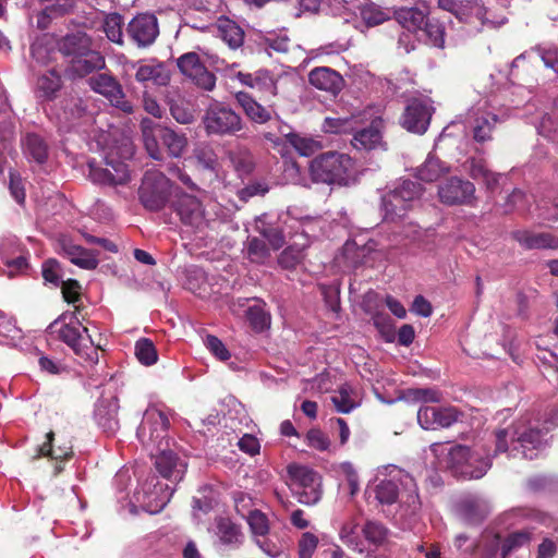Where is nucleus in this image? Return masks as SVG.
Segmentation results:
<instances>
[{"mask_svg": "<svg viewBox=\"0 0 558 558\" xmlns=\"http://www.w3.org/2000/svg\"><path fill=\"white\" fill-rule=\"evenodd\" d=\"M557 426L558 407H553L544 415L543 427H539V423L526 425L524 422H520L511 429H499L496 433L495 451H508V439L510 438L512 454L521 453L523 458L532 460L537 456V451L546 446V434Z\"/></svg>", "mask_w": 558, "mask_h": 558, "instance_id": "obj_1", "label": "nucleus"}, {"mask_svg": "<svg viewBox=\"0 0 558 558\" xmlns=\"http://www.w3.org/2000/svg\"><path fill=\"white\" fill-rule=\"evenodd\" d=\"M375 498L381 505L399 502L401 517H415L422 507L414 477L397 466H392L389 478L379 481L375 487Z\"/></svg>", "mask_w": 558, "mask_h": 558, "instance_id": "obj_2", "label": "nucleus"}, {"mask_svg": "<svg viewBox=\"0 0 558 558\" xmlns=\"http://www.w3.org/2000/svg\"><path fill=\"white\" fill-rule=\"evenodd\" d=\"M48 330L69 345L85 366L98 363V348L95 347L87 327L80 322L76 311L61 314L48 326Z\"/></svg>", "mask_w": 558, "mask_h": 558, "instance_id": "obj_3", "label": "nucleus"}, {"mask_svg": "<svg viewBox=\"0 0 558 558\" xmlns=\"http://www.w3.org/2000/svg\"><path fill=\"white\" fill-rule=\"evenodd\" d=\"M433 451L438 454H445L440 461L451 473L464 480L481 478L492 466L489 457H483L480 452L471 451L469 447L462 445H452L442 447L433 445Z\"/></svg>", "mask_w": 558, "mask_h": 558, "instance_id": "obj_4", "label": "nucleus"}, {"mask_svg": "<svg viewBox=\"0 0 558 558\" xmlns=\"http://www.w3.org/2000/svg\"><path fill=\"white\" fill-rule=\"evenodd\" d=\"M310 173L316 183L348 185L354 174V161L343 153H323L311 161Z\"/></svg>", "mask_w": 558, "mask_h": 558, "instance_id": "obj_5", "label": "nucleus"}, {"mask_svg": "<svg viewBox=\"0 0 558 558\" xmlns=\"http://www.w3.org/2000/svg\"><path fill=\"white\" fill-rule=\"evenodd\" d=\"M143 141L148 155L156 159H162V151L159 141L167 148L171 157H181L187 146L185 134L178 133L174 130L157 124L150 119H143L141 122Z\"/></svg>", "mask_w": 558, "mask_h": 558, "instance_id": "obj_6", "label": "nucleus"}, {"mask_svg": "<svg viewBox=\"0 0 558 558\" xmlns=\"http://www.w3.org/2000/svg\"><path fill=\"white\" fill-rule=\"evenodd\" d=\"M423 193L422 185L411 180H403L389 189L381 196V210L385 221L403 218Z\"/></svg>", "mask_w": 558, "mask_h": 558, "instance_id": "obj_7", "label": "nucleus"}, {"mask_svg": "<svg viewBox=\"0 0 558 558\" xmlns=\"http://www.w3.org/2000/svg\"><path fill=\"white\" fill-rule=\"evenodd\" d=\"M438 7L464 23L470 35L481 33L484 27L497 26L487 16L488 11L481 0H438Z\"/></svg>", "mask_w": 558, "mask_h": 558, "instance_id": "obj_8", "label": "nucleus"}, {"mask_svg": "<svg viewBox=\"0 0 558 558\" xmlns=\"http://www.w3.org/2000/svg\"><path fill=\"white\" fill-rule=\"evenodd\" d=\"M203 123L208 135H236L245 128L241 116L220 102L210 105L204 114Z\"/></svg>", "mask_w": 558, "mask_h": 558, "instance_id": "obj_9", "label": "nucleus"}, {"mask_svg": "<svg viewBox=\"0 0 558 558\" xmlns=\"http://www.w3.org/2000/svg\"><path fill=\"white\" fill-rule=\"evenodd\" d=\"M293 485L298 487V500L307 506L316 505L323 495L322 476L314 469L298 463L287 466Z\"/></svg>", "mask_w": 558, "mask_h": 558, "instance_id": "obj_10", "label": "nucleus"}, {"mask_svg": "<svg viewBox=\"0 0 558 558\" xmlns=\"http://www.w3.org/2000/svg\"><path fill=\"white\" fill-rule=\"evenodd\" d=\"M170 195V181L161 172L147 171L138 190L142 205L150 210L162 209Z\"/></svg>", "mask_w": 558, "mask_h": 558, "instance_id": "obj_11", "label": "nucleus"}, {"mask_svg": "<svg viewBox=\"0 0 558 558\" xmlns=\"http://www.w3.org/2000/svg\"><path fill=\"white\" fill-rule=\"evenodd\" d=\"M168 427L169 418L167 413L156 407H150L145 411L136 435L144 446L156 445L160 448L167 437Z\"/></svg>", "mask_w": 558, "mask_h": 558, "instance_id": "obj_12", "label": "nucleus"}, {"mask_svg": "<svg viewBox=\"0 0 558 558\" xmlns=\"http://www.w3.org/2000/svg\"><path fill=\"white\" fill-rule=\"evenodd\" d=\"M129 39L140 49H145L155 44L159 36V23L151 13L135 15L125 27Z\"/></svg>", "mask_w": 558, "mask_h": 558, "instance_id": "obj_13", "label": "nucleus"}, {"mask_svg": "<svg viewBox=\"0 0 558 558\" xmlns=\"http://www.w3.org/2000/svg\"><path fill=\"white\" fill-rule=\"evenodd\" d=\"M88 85L92 90L102 95L116 108L125 113L133 112L132 104L125 98L122 85L114 76L108 73H98L88 78Z\"/></svg>", "mask_w": 558, "mask_h": 558, "instance_id": "obj_14", "label": "nucleus"}, {"mask_svg": "<svg viewBox=\"0 0 558 558\" xmlns=\"http://www.w3.org/2000/svg\"><path fill=\"white\" fill-rule=\"evenodd\" d=\"M181 73L190 77L198 87L213 90L216 86V76L209 72L196 52H186L177 59Z\"/></svg>", "mask_w": 558, "mask_h": 558, "instance_id": "obj_15", "label": "nucleus"}, {"mask_svg": "<svg viewBox=\"0 0 558 558\" xmlns=\"http://www.w3.org/2000/svg\"><path fill=\"white\" fill-rule=\"evenodd\" d=\"M475 186L472 182L453 177L438 186L439 201L448 206L469 205L474 199Z\"/></svg>", "mask_w": 558, "mask_h": 558, "instance_id": "obj_16", "label": "nucleus"}, {"mask_svg": "<svg viewBox=\"0 0 558 558\" xmlns=\"http://www.w3.org/2000/svg\"><path fill=\"white\" fill-rule=\"evenodd\" d=\"M458 418L459 412L452 407L424 405L417 411V422L424 429L446 428L456 423Z\"/></svg>", "mask_w": 558, "mask_h": 558, "instance_id": "obj_17", "label": "nucleus"}, {"mask_svg": "<svg viewBox=\"0 0 558 558\" xmlns=\"http://www.w3.org/2000/svg\"><path fill=\"white\" fill-rule=\"evenodd\" d=\"M433 108L420 99L411 100L401 117V125L409 132L423 134L432 118Z\"/></svg>", "mask_w": 558, "mask_h": 558, "instance_id": "obj_18", "label": "nucleus"}, {"mask_svg": "<svg viewBox=\"0 0 558 558\" xmlns=\"http://www.w3.org/2000/svg\"><path fill=\"white\" fill-rule=\"evenodd\" d=\"M88 177L94 183L102 185H124L130 181L128 166L120 161H108L106 168L90 162Z\"/></svg>", "mask_w": 558, "mask_h": 558, "instance_id": "obj_19", "label": "nucleus"}, {"mask_svg": "<svg viewBox=\"0 0 558 558\" xmlns=\"http://www.w3.org/2000/svg\"><path fill=\"white\" fill-rule=\"evenodd\" d=\"M173 209L180 217V220L193 228H199L205 220V214L202 203L190 194L178 195L173 203Z\"/></svg>", "mask_w": 558, "mask_h": 558, "instance_id": "obj_20", "label": "nucleus"}, {"mask_svg": "<svg viewBox=\"0 0 558 558\" xmlns=\"http://www.w3.org/2000/svg\"><path fill=\"white\" fill-rule=\"evenodd\" d=\"M58 252L62 253L69 260L80 268L92 270L97 268L98 258L92 252L81 245H76L65 235L58 239Z\"/></svg>", "mask_w": 558, "mask_h": 558, "instance_id": "obj_21", "label": "nucleus"}, {"mask_svg": "<svg viewBox=\"0 0 558 558\" xmlns=\"http://www.w3.org/2000/svg\"><path fill=\"white\" fill-rule=\"evenodd\" d=\"M238 104L243 109L246 117L254 123L265 124L274 120V116L280 128H287L278 120V116L274 111L271 106L264 107L257 102L250 94L245 92H239L235 94Z\"/></svg>", "mask_w": 558, "mask_h": 558, "instance_id": "obj_22", "label": "nucleus"}, {"mask_svg": "<svg viewBox=\"0 0 558 558\" xmlns=\"http://www.w3.org/2000/svg\"><path fill=\"white\" fill-rule=\"evenodd\" d=\"M160 449L155 456V466L160 475L171 482L182 480L186 470V463L181 460L173 451Z\"/></svg>", "mask_w": 558, "mask_h": 558, "instance_id": "obj_23", "label": "nucleus"}, {"mask_svg": "<svg viewBox=\"0 0 558 558\" xmlns=\"http://www.w3.org/2000/svg\"><path fill=\"white\" fill-rule=\"evenodd\" d=\"M236 77L243 85L263 94H269L272 97L278 94V77L268 70H258L254 73L238 72Z\"/></svg>", "mask_w": 558, "mask_h": 558, "instance_id": "obj_24", "label": "nucleus"}, {"mask_svg": "<svg viewBox=\"0 0 558 558\" xmlns=\"http://www.w3.org/2000/svg\"><path fill=\"white\" fill-rule=\"evenodd\" d=\"M308 82L317 89L337 95L343 87L342 76L335 70L320 66L315 68L308 73Z\"/></svg>", "mask_w": 558, "mask_h": 558, "instance_id": "obj_25", "label": "nucleus"}, {"mask_svg": "<svg viewBox=\"0 0 558 558\" xmlns=\"http://www.w3.org/2000/svg\"><path fill=\"white\" fill-rule=\"evenodd\" d=\"M105 66V57L100 52L92 49V47L70 61V71L78 77H84L95 71H100Z\"/></svg>", "mask_w": 558, "mask_h": 558, "instance_id": "obj_26", "label": "nucleus"}, {"mask_svg": "<svg viewBox=\"0 0 558 558\" xmlns=\"http://www.w3.org/2000/svg\"><path fill=\"white\" fill-rule=\"evenodd\" d=\"M119 401L117 398H106L98 401L95 417L104 432L113 434L119 428Z\"/></svg>", "mask_w": 558, "mask_h": 558, "instance_id": "obj_27", "label": "nucleus"}, {"mask_svg": "<svg viewBox=\"0 0 558 558\" xmlns=\"http://www.w3.org/2000/svg\"><path fill=\"white\" fill-rule=\"evenodd\" d=\"M506 116H498L490 111H478L472 122V135L475 142L485 143L493 140L495 125L506 120Z\"/></svg>", "mask_w": 558, "mask_h": 558, "instance_id": "obj_28", "label": "nucleus"}, {"mask_svg": "<svg viewBox=\"0 0 558 558\" xmlns=\"http://www.w3.org/2000/svg\"><path fill=\"white\" fill-rule=\"evenodd\" d=\"M170 78L171 74L168 68L162 62L156 60H151L146 64H140L135 73V80L142 84L153 82L155 85L166 86L169 84Z\"/></svg>", "mask_w": 558, "mask_h": 558, "instance_id": "obj_29", "label": "nucleus"}, {"mask_svg": "<svg viewBox=\"0 0 558 558\" xmlns=\"http://www.w3.org/2000/svg\"><path fill=\"white\" fill-rule=\"evenodd\" d=\"M513 238L526 250L558 248V238L548 232L517 231Z\"/></svg>", "mask_w": 558, "mask_h": 558, "instance_id": "obj_30", "label": "nucleus"}, {"mask_svg": "<svg viewBox=\"0 0 558 558\" xmlns=\"http://www.w3.org/2000/svg\"><path fill=\"white\" fill-rule=\"evenodd\" d=\"M531 539V534L526 531L514 532L508 535L502 543H500L499 535H495L490 544L489 558L493 557L499 546L501 558H507L512 551L527 544Z\"/></svg>", "mask_w": 558, "mask_h": 558, "instance_id": "obj_31", "label": "nucleus"}, {"mask_svg": "<svg viewBox=\"0 0 558 558\" xmlns=\"http://www.w3.org/2000/svg\"><path fill=\"white\" fill-rule=\"evenodd\" d=\"M465 168L472 179L482 181L489 191H494L502 178L500 173L490 171L484 159L471 158L465 162Z\"/></svg>", "mask_w": 558, "mask_h": 558, "instance_id": "obj_32", "label": "nucleus"}, {"mask_svg": "<svg viewBox=\"0 0 558 558\" xmlns=\"http://www.w3.org/2000/svg\"><path fill=\"white\" fill-rule=\"evenodd\" d=\"M460 511L469 523L482 522L490 512L489 504L478 497H470L460 504Z\"/></svg>", "mask_w": 558, "mask_h": 558, "instance_id": "obj_33", "label": "nucleus"}, {"mask_svg": "<svg viewBox=\"0 0 558 558\" xmlns=\"http://www.w3.org/2000/svg\"><path fill=\"white\" fill-rule=\"evenodd\" d=\"M58 47L62 54L73 59L92 47V38L80 32L69 34L59 40Z\"/></svg>", "mask_w": 558, "mask_h": 558, "instance_id": "obj_34", "label": "nucleus"}, {"mask_svg": "<svg viewBox=\"0 0 558 558\" xmlns=\"http://www.w3.org/2000/svg\"><path fill=\"white\" fill-rule=\"evenodd\" d=\"M397 22L411 34L422 31L425 13L417 8H400L395 12Z\"/></svg>", "mask_w": 558, "mask_h": 558, "instance_id": "obj_35", "label": "nucleus"}, {"mask_svg": "<svg viewBox=\"0 0 558 558\" xmlns=\"http://www.w3.org/2000/svg\"><path fill=\"white\" fill-rule=\"evenodd\" d=\"M338 536L342 544L350 549L359 553L364 551L363 541L359 532V522L355 518H350L341 523Z\"/></svg>", "mask_w": 558, "mask_h": 558, "instance_id": "obj_36", "label": "nucleus"}, {"mask_svg": "<svg viewBox=\"0 0 558 558\" xmlns=\"http://www.w3.org/2000/svg\"><path fill=\"white\" fill-rule=\"evenodd\" d=\"M352 145L356 149H375L381 145V133L379 129L372 123L368 128L359 130L354 133Z\"/></svg>", "mask_w": 558, "mask_h": 558, "instance_id": "obj_37", "label": "nucleus"}, {"mask_svg": "<svg viewBox=\"0 0 558 558\" xmlns=\"http://www.w3.org/2000/svg\"><path fill=\"white\" fill-rule=\"evenodd\" d=\"M218 32L219 36L231 49H236L243 45L244 32L235 22L229 19L220 20Z\"/></svg>", "mask_w": 558, "mask_h": 558, "instance_id": "obj_38", "label": "nucleus"}, {"mask_svg": "<svg viewBox=\"0 0 558 558\" xmlns=\"http://www.w3.org/2000/svg\"><path fill=\"white\" fill-rule=\"evenodd\" d=\"M102 31L106 34V37L111 43L123 46L124 45V20L123 16L119 13H110L107 14L102 22Z\"/></svg>", "mask_w": 558, "mask_h": 558, "instance_id": "obj_39", "label": "nucleus"}, {"mask_svg": "<svg viewBox=\"0 0 558 558\" xmlns=\"http://www.w3.org/2000/svg\"><path fill=\"white\" fill-rule=\"evenodd\" d=\"M255 304L250 305L246 310V317L251 327L257 331H264L270 326V314L265 310V303L254 299Z\"/></svg>", "mask_w": 558, "mask_h": 558, "instance_id": "obj_40", "label": "nucleus"}, {"mask_svg": "<svg viewBox=\"0 0 558 558\" xmlns=\"http://www.w3.org/2000/svg\"><path fill=\"white\" fill-rule=\"evenodd\" d=\"M449 169L435 156H428L425 162L417 168L416 175L420 180L434 182L447 173Z\"/></svg>", "mask_w": 558, "mask_h": 558, "instance_id": "obj_41", "label": "nucleus"}, {"mask_svg": "<svg viewBox=\"0 0 558 558\" xmlns=\"http://www.w3.org/2000/svg\"><path fill=\"white\" fill-rule=\"evenodd\" d=\"M25 154L37 163H44L48 158V145L43 137L31 133L24 140Z\"/></svg>", "mask_w": 558, "mask_h": 558, "instance_id": "obj_42", "label": "nucleus"}, {"mask_svg": "<svg viewBox=\"0 0 558 558\" xmlns=\"http://www.w3.org/2000/svg\"><path fill=\"white\" fill-rule=\"evenodd\" d=\"M154 487L155 489H158L160 494L148 493L147 490L144 492L145 496L147 497V501L144 500V505L146 510L150 513H157L161 511L169 502L173 494V488H169L167 485L163 488V486L158 483L154 485Z\"/></svg>", "mask_w": 558, "mask_h": 558, "instance_id": "obj_43", "label": "nucleus"}, {"mask_svg": "<svg viewBox=\"0 0 558 558\" xmlns=\"http://www.w3.org/2000/svg\"><path fill=\"white\" fill-rule=\"evenodd\" d=\"M47 441H45L39 448H38V457H49L54 460H65L72 457V446L70 445H60L58 447L53 446V439L54 434L53 432H49L47 435Z\"/></svg>", "mask_w": 558, "mask_h": 558, "instance_id": "obj_44", "label": "nucleus"}, {"mask_svg": "<svg viewBox=\"0 0 558 558\" xmlns=\"http://www.w3.org/2000/svg\"><path fill=\"white\" fill-rule=\"evenodd\" d=\"M279 133L287 137L288 142L300 153L302 156H311L322 148L318 141L301 136L296 133H286L283 128H280Z\"/></svg>", "mask_w": 558, "mask_h": 558, "instance_id": "obj_45", "label": "nucleus"}, {"mask_svg": "<svg viewBox=\"0 0 558 558\" xmlns=\"http://www.w3.org/2000/svg\"><path fill=\"white\" fill-rule=\"evenodd\" d=\"M61 87V77L54 71L43 74L37 81L38 97L51 100Z\"/></svg>", "mask_w": 558, "mask_h": 558, "instance_id": "obj_46", "label": "nucleus"}, {"mask_svg": "<svg viewBox=\"0 0 558 558\" xmlns=\"http://www.w3.org/2000/svg\"><path fill=\"white\" fill-rule=\"evenodd\" d=\"M218 534L223 544L239 546L242 544L243 534L240 527L229 519H220L218 522Z\"/></svg>", "mask_w": 558, "mask_h": 558, "instance_id": "obj_47", "label": "nucleus"}, {"mask_svg": "<svg viewBox=\"0 0 558 558\" xmlns=\"http://www.w3.org/2000/svg\"><path fill=\"white\" fill-rule=\"evenodd\" d=\"M538 133L558 147V102L550 113L543 117Z\"/></svg>", "mask_w": 558, "mask_h": 558, "instance_id": "obj_48", "label": "nucleus"}, {"mask_svg": "<svg viewBox=\"0 0 558 558\" xmlns=\"http://www.w3.org/2000/svg\"><path fill=\"white\" fill-rule=\"evenodd\" d=\"M167 104L173 119L181 124H190L195 120L190 106L180 97L178 99L167 97Z\"/></svg>", "mask_w": 558, "mask_h": 558, "instance_id": "obj_49", "label": "nucleus"}, {"mask_svg": "<svg viewBox=\"0 0 558 558\" xmlns=\"http://www.w3.org/2000/svg\"><path fill=\"white\" fill-rule=\"evenodd\" d=\"M87 109L85 101L78 97L70 95L62 100V110L66 121H73L81 118Z\"/></svg>", "mask_w": 558, "mask_h": 558, "instance_id": "obj_50", "label": "nucleus"}, {"mask_svg": "<svg viewBox=\"0 0 558 558\" xmlns=\"http://www.w3.org/2000/svg\"><path fill=\"white\" fill-rule=\"evenodd\" d=\"M352 389L349 385H342L335 395L331 396V401L338 412L350 413L356 408V402L351 398Z\"/></svg>", "mask_w": 558, "mask_h": 558, "instance_id": "obj_51", "label": "nucleus"}, {"mask_svg": "<svg viewBox=\"0 0 558 558\" xmlns=\"http://www.w3.org/2000/svg\"><path fill=\"white\" fill-rule=\"evenodd\" d=\"M135 356L144 365H153L157 362L158 355L153 341L142 338L135 343Z\"/></svg>", "mask_w": 558, "mask_h": 558, "instance_id": "obj_52", "label": "nucleus"}, {"mask_svg": "<svg viewBox=\"0 0 558 558\" xmlns=\"http://www.w3.org/2000/svg\"><path fill=\"white\" fill-rule=\"evenodd\" d=\"M230 158L240 175H247L253 171L255 166L254 157L247 149H239L231 153Z\"/></svg>", "mask_w": 558, "mask_h": 558, "instance_id": "obj_53", "label": "nucleus"}, {"mask_svg": "<svg viewBox=\"0 0 558 558\" xmlns=\"http://www.w3.org/2000/svg\"><path fill=\"white\" fill-rule=\"evenodd\" d=\"M362 532L365 538L374 545H381L388 535L386 526L376 521H367L362 529Z\"/></svg>", "mask_w": 558, "mask_h": 558, "instance_id": "obj_54", "label": "nucleus"}, {"mask_svg": "<svg viewBox=\"0 0 558 558\" xmlns=\"http://www.w3.org/2000/svg\"><path fill=\"white\" fill-rule=\"evenodd\" d=\"M194 156L197 160V163L207 170H216L218 166V158L215 154L214 149L209 145L198 146L194 150Z\"/></svg>", "mask_w": 558, "mask_h": 558, "instance_id": "obj_55", "label": "nucleus"}, {"mask_svg": "<svg viewBox=\"0 0 558 558\" xmlns=\"http://www.w3.org/2000/svg\"><path fill=\"white\" fill-rule=\"evenodd\" d=\"M435 47H442L445 39V28L437 21H427L425 19L422 31Z\"/></svg>", "mask_w": 558, "mask_h": 558, "instance_id": "obj_56", "label": "nucleus"}, {"mask_svg": "<svg viewBox=\"0 0 558 558\" xmlns=\"http://www.w3.org/2000/svg\"><path fill=\"white\" fill-rule=\"evenodd\" d=\"M361 16L367 26H377L389 19L388 14L375 4H367L362 8Z\"/></svg>", "mask_w": 558, "mask_h": 558, "instance_id": "obj_57", "label": "nucleus"}, {"mask_svg": "<svg viewBox=\"0 0 558 558\" xmlns=\"http://www.w3.org/2000/svg\"><path fill=\"white\" fill-rule=\"evenodd\" d=\"M305 441L308 447L318 451H327L331 445L329 437L319 428H311L306 433Z\"/></svg>", "mask_w": 558, "mask_h": 558, "instance_id": "obj_58", "label": "nucleus"}, {"mask_svg": "<svg viewBox=\"0 0 558 558\" xmlns=\"http://www.w3.org/2000/svg\"><path fill=\"white\" fill-rule=\"evenodd\" d=\"M248 525L253 534L265 536L269 532V524L267 517L259 510H253L247 518Z\"/></svg>", "mask_w": 558, "mask_h": 558, "instance_id": "obj_59", "label": "nucleus"}, {"mask_svg": "<svg viewBox=\"0 0 558 558\" xmlns=\"http://www.w3.org/2000/svg\"><path fill=\"white\" fill-rule=\"evenodd\" d=\"M323 129L328 133H345L353 130L352 118H326Z\"/></svg>", "mask_w": 558, "mask_h": 558, "instance_id": "obj_60", "label": "nucleus"}, {"mask_svg": "<svg viewBox=\"0 0 558 558\" xmlns=\"http://www.w3.org/2000/svg\"><path fill=\"white\" fill-rule=\"evenodd\" d=\"M247 254L251 262L262 264L269 256V251L263 240L253 238L248 242Z\"/></svg>", "mask_w": 558, "mask_h": 558, "instance_id": "obj_61", "label": "nucleus"}, {"mask_svg": "<svg viewBox=\"0 0 558 558\" xmlns=\"http://www.w3.org/2000/svg\"><path fill=\"white\" fill-rule=\"evenodd\" d=\"M405 398L412 401L438 402L440 395L435 389L411 388L405 391Z\"/></svg>", "mask_w": 558, "mask_h": 558, "instance_id": "obj_62", "label": "nucleus"}, {"mask_svg": "<svg viewBox=\"0 0 558 558\" xmlns=\"http://www.w3.org/2000/svg\"><path fill=\"white\" fill-rule=\"evenodd\" d=\"M204 344L220 361H227L231 356L227 347L216 336L207 335Z\"/></svg>", "mask_w": 558, "mask_h": 558, "instance_id": "obj_63", "label": "nucleus"}, {"mask_svg": "<svg viewBox=\"0 0 558 558\" xmlns=\"http://www.w3.org/2000/svg\"><path fill=\"white\" fill-rule=\"evenodd\" d=\"M318 545V537L311 533L305 532L299 541V555L300 558H312Z\"/></svg>", "mask_w": 558, "mask_h": 558, "instance_id": "obj_64", "label": "nucleus"}]
</instances>
